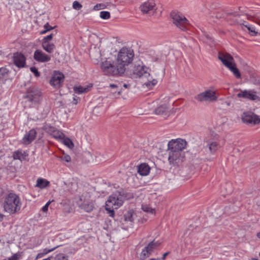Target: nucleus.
<instances>
[{"label": "nucleus", "mask_w": 260, "mask_h": 260, "mask_svg": "<svg viewBox=\"0 0 260 260\" xmlns=\"http://www.w3.org/2000/svg\"><path fill=\"white\" fill-rule=\"evenodd\" d=\"M209 148L211 153L215 152L219 148V144L217 142H211L208 144Z\"/></svg>", "instance_id": "obj_30"}, {"label": "nucleus", "mask_w": 260, "mask_h": 260, "mask_svg": "<svg viewBox=\"0 0 260 260\" xmlns=\"http://www.w3.org/2000/svg\"><path fill=\"white\" fill-rule=\"evenodd\" d=\"M134 56V51L131 48L123 47L120 50L117 61L119 67H123L124 72L125 71V67L132 62Z\"/></svg>", "instance_id": "obj_5"}, {"label": "nucleus", "mask_w": 260, "mask_h": 260, "mask_svg": "<svg viewBox=\"0 0 260 260\" xmlns=\"http://www.w3.org/2000/svg\"><path fill=\"white\" fill-rule=\"evenodd\" d=\"M101 68L103 73L106 75L116 76H121L124 73L123 67L115 66L111 59H106L101 63Z\"/></svg>", "instance_id": "obj_4"}, {"label": "nucleus", "mask_w": 260, "mask_h": 260, "mask_svg": "<svg viewBox=\"0 0 260 260\" xmlns=\"http://www.w3.org/2000/svg\"><path fill=\"white\" fill-rule=\"evenodd\" d=\"M96 109H97V108H96V107H95V108H94V110H95Z\"/></svg>", "instance_id": "obj_58"}, {"label": "nucleus", "mask_w": 260, "mask_h": 260, "mask_svg": "<svg viewBox=\"0 0 260 260\" xmlns=\"http://www.w3.org/2000/svg\"><path fill=\"white\" fill-rule=\"evenodd\" d=\"M30 70L35 74L36 77L40 76V73L38 72V69L36 67H31L30 68Z\"/></svg>", "instance_id": "obj_39"}, {"label": "nucleus", "mask_w": 260, "mask_h": 260, "mask_svg": "<svg viewBox=\"0 0 260 260\" xmlns=\"http://www.w3.org/2000/svg\"><path fill=\"white\" fill-rule=\"evenodd\" d=\"M27 154L25 151L21 150H18L13 152V157L14 159H18L21 161L25 159Z\"/></svg>", "instance_id": "obj_22"}, {"label": "nucleus", "mask_w": 260, "mask_h": 260, "mask_svg": "<svg viewBox=\"0 0 260 260\" xmlns=\"http://www.w3.org/2000/svg\"><path fill=\"white\" fill-rule=\"evenodd\" d=\"M53 37V35L52 34H51L50 35L44 37L42 40V42H50V41L52 39Z\"/></svg>", "instance_id": "obj_38"}, {"label": "nucleus", "mask_w": 260, "mask_h": 260, "mask_svg": "<svg viewBox=\"0 0 260 260\" xmlns=\"http://www.w3.org/2000/svg\"><path fill=\"white\" fill-rule=\"evenodd\" d=\"M22 202L20 197L14 193H9L4 199V210L10 214L18 213L21 209Z\"/></svg>", "instance_id": "obj_2"}, {"label": "nucleus", "mask_w": 260, "mask_h": 260, "mask_svg": "<svg viewBox=\"0 0 260 260\" xmlns=\"http://www.w3.org/2000/svg\"><path fill=\"white\" fill-rule=\"evenodd\" d=\"M82 5L77 1H74L73 4V9L79 10L82 8Z\"/></svg>", "instance_id": "obj_37"}, {"label": "nucleus", "mask_w": 260, "mask_h": 260, "mask_svg": "<svg viewBox=\"0 0 260 260\" xmlns=\"http://www.w3.org/2000/svg\"><path fill=\"white\" fill-rule=\"evenodd\" d=\"M242 119L243 122L251 125H254L260 123V118L253 113L245 112L243 113Z\"/></svg>", "instance_id": "obj_13"}, {"label": "nucleus", "mask_w": 260, "mask_h": 260, "mask_svg": "<svg viewBox=\"0 0 260 260\" xmlns=\"http://www.w3.org/2000/svg\"><path fill=\"white\" fill-rule=\"evenodd\" d=\"M160 244V243L159 242L155 241L154 240L149 243L147 246L143 249L140 254L141 259L144 260L149 257L153 252L154 250L159 246Z\"/></svg>", "instance_id": "obj_11"}, {"label": "nucleus", "mask_w": 260, "mask_h": 260, "mask_svg": "<svg viewBox=\"0 0 260 260\" xmlns=\"http://www.w3.org/2000/svg\"><path fill=\"white\" fill-rule=\"evenodd\" d=\"M150 260H158V259L151 258Z\"/></svg>", "instance_id": "obj_55"}, {"label": "nucleus", "mask_w": 260, "mask_h": 260, "mask_svg": "<svg viewBox=\"0 0 260 260\" xmlns=\"http://www.w3.org/2000/svg\"><path fill=\"white\" fill-rule=\"evenodd\" d=\"M48 207H47V206H45L44 205L42 208V210L43 212H46L48 211Z\"/></svg>", "instance_id": "obj_44"}, {"label": "nucleus", "mask_w": 260, "mask_h": 260, "mask_svg": "<svg viewBox=\"0 0 260 260\" xmlns=\"http://www.w3.org/2000/svg\"><path fill=\"white\" fill-rule=\"evenodd\" d=\"M259 256H260V252H259Z\"/></svg>", "instance_id": "obj_59"}, {"label": "nucleus", "mask_w": 260, "mask_h": 260, "mask_svg": "<svg viewBox=\"0 0 260 260\" xmlns=\"http://www.w3.org/2000/svg\"><path fill=\"white\" fill-rule=\"evenodd\" d=\"M123 86L125 87V88H126L127 87V85L124 84H123Z\"/></svg>", "instance_id": "obj_54"}, {"label": "nucleus", "mask_w": 260, "mask_h": 260, "mask_svg": "<svg viewBox=\"0 0 260 260\" xmlns=\"http://www.w3.org/2000/svg\"><path fill=\"white\" fill-rule=\"evenodd\" d=\"M52 135L55 139L59 141H61L62 139H63L64 136H65L63 133L58 130L54 131Z\"/></svg>", "instance_id": "obj_29"}, {"label": "nucleus", "mask_w": 260, "mask_h": 260, "mask_svg": "<svg viewBox=\"0 0 260 260\" xmlns=\"http://www.w3.org/2000/svg\"><path fill=\"white\" fill-rule=\"evenodd\" d=\"M131 71L136 77L146 80L144 85L149 89L152 88L157 83V80L153 78L150 74L151 69L141 61L135 62Z\"/></svg>", "instance_id": "obj_1"}, {"label": "nucleus", "mask_w": 260, "mask_h": 260, "mask_svg": "<svg viewBox=\"0 0 260 260\" xmlns=\"http://www.w3.org/2000/svg\"><path fill=\"white\" fill-rule=\"evenodd\" d=\"M257 236L258 238H260V232L257 233Z\"/></svg>", "instance_id": "obj_52"}, {"label": "nucleus", "mask_w": 260, "mask_h": 260, "mask_svg": "<svg viewBox=\"0 0 260 260\" xmlns=\"http://www.w3.org/2000/svg\"><path fill=\"white\" fill-rule=\"evenodd\" d=\"M44 28L47 29L48 31H49L53 29L54 27L50 26L48 23H47L44 25Z\"/></svg>", "instance_id": "obj_40"}, {"label": "nucleus", "mask_w": 260, "mask_h": 260, "mask_svg": "<svg viewBox=\"0 0 260 260\" xmlns=\"http://www.w3.org/2000/svg\"><path fill=\"white\" fill-rule=\"evenodd\" d=\"M142 209L145 212L150 213L151 214H155V211L154 208H152L149 205L143 204L142 205Z\"/></svg>", "instance_id": "obj_28"}, {"label": "nucleus", "mask_w": 260, "mask_h": 260, "mask_svg": "<svg viewBox=\"0 0 260 260\" xmlns=\"http://www.w3.org/2000/svg\"><path fill=\"white\" fill-rule=\"evenodd\" d=\"M173 24L178 28L183 31H186L190 25L188 20L181 13L173 11L171 13Z\"/></svg>", "instance_id": "obj_6"}, {"label": "nucleus", "mask_w": 260, "mask_h": 260, "mask_svg": "<svg viewBox=\"0 0 260 260\" xmlns=\"http://www.w3.org/2000/svg\"><path fill=\"white\" fill-rule=\"evenodd\" d=\"M186 141L183 139H172L168 142V149L184 152L183 150L186 148Z\"/></svg>", "instance_id": "obj_10"}, {"label": "nucleus", "mask_w": 260, "mask_h": 260, "mask_svg": "<svg viewBox=\"0 0 260 260\" xmlns=\"http://www.w3.org/2000/svg\"><path fill=\"white\" fill-rule=\"evenodd\" d=\"M120 92H121V91H120V90H118V94H119L120 93Z\"/></svg>", "instance_id": "obj_56"}, {"label": "nucleus", "mask_w": 260, "mask_h": 260, "mask_svg": "<svg viewBox=\"0 0 260 260\" xmlns=\"http://www.w3.org/2000/svg\"><path fill=\"white\" fill-rule=\"evenodd\" d=\"M34 58L39 62H46L51 60L50 56L40 49H37L34 52Z\"/></svg>", "instance_id": "obj_18"}, {"label": "nucleus", "mask_w": 260, "mask_h": 260, "mask_svg": "<svg viewBox=\"0 0 260 260\" xmlns=\"http://www.w3.org/2000/svg\"><path fill=\"white\" fill-rule=\"evenodd\" d=\"M78 97H76V96H74V103L75 104H77V103H78Z\"/></svg>", "instance_id": "obj_46"}, {"label": "nucleus", "mask_w": 260, "mask_h": 260, "mask_svg": "<svg viewBox=\"0 0 260 260\" xmlns=\"http://www.w3.org/2000/svg\"><path fill=\"white\" fill-rule=\"evenodd\" d=\"M4 214L0 212V221H2L4 218Z\"/></svg>", "instance_id": "obj_48"}, {"label": "nucleus", "mask_w": 260, "mask_h": 260, "mask_svg": "<svg viewBox=\"0 0 260 260\" xmlns=\"http://www.w3.org/2000/svg\"><path fill=\"white\" fill-rule=\"evenodd\" d=\"M100 16L101 18L106 20L110 17V14L108 11H101Z\"/></svg>", "instance_id": "obj_35"}, {"label": "nucleus", "mask_w": 260, "mask_h": 260, "mask_svg": "<svg viewBox=\"0 0 260 260\" xmlns=\"http://www.w3.org/2000/svg\"><path fill=\"white\" fill-rule=\"evenodd\" d=\"M124 197L119 191L112 193L106 202L105 209L108 211L109 216L113 217L114 209L119 208L123 203Z\"/></svg>", "instance_id": "obj_3"}, {"label": "nucleus", "mask_w": 260, "mask_h": 260, "mask_svg": "<svg viewBox=\"0 0 260 260\" xmlns=\"http://www.w3.org/2000/svg\"><path fill=\"white\" fill-rule=\"evenodd\" d=\"M241 26L243 30H244V28H247L251 36H256L258 34V32L255 30V26L247 22H244L241 24Z\"/></svg>", "instance_id": "obj_21"}, {"label": "nucleus", "mask_w": 260, "mask_h": 260, "mask_svg": "<svg viewBox=\"0 0 260 260\" xmlns=\"http://www.w3.org/2000/svg\"><path fill=\"white\" fill-rule=\"evenodd\" d=\"M228 69L233 73L237 78H240L241 77L240 73L239 70L236 68L235 63L233 64L231 66H230Z\"/></svg>", "instance_id": "obj_26"}, {"label": "nucleus", "mask_w": 260, "mask_h": 260, "mask_svg": "<svg viewBox=\"0 0 260 260\" xmlns=\"http://www.w3.org/2000/svg\"><path fill=\"white\" fill-rule=\"evenodd\" d=\"M139 8L143 14L151 12H153L156 10V4L154 0H148L143 3Z\"/></svg>", "instance_id": "obj_15"}, {"label": "nucleus", "mask_w": 260, "mask_h": 260, "mask_svg": "<svg viewBox=\"0 0 260 260\" xmlns=\"http://www.w3.org/2000/svg\"><path fill=\"white\" fill-rule=\"evenodd\" d=\"M2 53V51L1 50H0V54H1Z\"/></svg>", "instance_id": "obj_57"}, {"label": "nucleus", "mask_w": 260, "mask_h": 260, "mask_svg": "<svg viewBox=\"0 0 260 260\" xmlns=\"http://www.w3.org/2000/svg\"><path fill=\"white\" fill-rule=\"evenodd\" d=\"M13 61L14 64L17 67L19 68H23L26 64V57L22 53L16 52L13 54Z\"/></svg>", "instance_id": "obj_16"}, {"label": "nucleus", "mask_w": 260, "mask_h": 260, "mask_svg": "<svg viewBox=\"0 0 260 260\" xmlns=\"http://www.w3.org/2000/svg\"><path fill=\"white\" fill-rule=\"evenodd\" d=\"M101 4H99V5H96L94 7V10H99L100 9H101Z\"/></svg>", "instance_id": "obj_42"}, {"label": "nucleus", "mask_w": 260, "mask_h": 260, "mask_svg": "<svg viewBox=\"0 0 260 260\" xmlns=\"http://www.w3.org/2000/svg\"><path fill=\"white\" fill-rule=\"evenodd\" d=\"M167 110V107L165 105H161L158 107L155 110V113L157 115L164 114Z\"/></svg>", "instance_id": "obj_33"}, {"label": "nucleus", "mask_w": 260, "mask_h": 260, "mask_svg": "<svg viewBox=\"0 0 260 260\" xmlns=\"http://www.w3.org/2000/svg\"><path fill=\"white\" fill-rule=\"evenodd\" d=\"M47 31H48V30H47V29H44V30H42L41 31V34H46Z\"/></svg>", "instance_id": "obj_49"}, {"label": "nucleus", "mask_w": 260, "mask_h": 260, "mask_svg": "<svg viewBox=\"0 0 260 260\" xmlns=\"http://www.w3.org/2000/svg\"><path fill=\"white\" fill-rule=\"evenodd\" d=\"M50 201H48V202L46 203V204L45 205V206H47V207H48L49 205H50Z\"/></svg>", "instance_id": "obj_50"}, {"label": "nucleus", "mask_w": 260, "mask_h": 260, "mask_svg": "<svg viewBox=\"0 0 260 260\" xmlns=\"http://www.w3.org/2000/svg\"><path fill=\"white\" fill-rule=\"evenodd\" d=\"M50 184L49 181L43 178H39L37 180V184L36 186L41 188L44 189L49 186Z\"/></svg>", "instance_id": "obj_24"}, {"label": "nucleus", "mask_w": 260, "mask_h": 260, "mask_svg": "<svg viewBox=\"0 0 260 260\" xmlns=\"http://www.w3.org/2000/svg\"><path fill=\"white\" fill-rule=\"evenodd\" d=\"M250 260H258V259L256 258H252L250 259Z\"/></svg>", "instance_id": "obj_53"}, {"label": "nucleus", "mask_w": 260, "mask_h": 260, "mask_svg": "<svg viewBox=\"0 0 260 260\" xmlns=\"http://www.w3.org/2000/svg\"><path fill=\"white\" fill-rule=\"evenodd\" d=\"M88 90V87H83L82 86H75L74 87V91L75 93L80 94L86 92Z\"/></svg>", "instance_id": "obj_27"}, {"label": "nucleus", "mask_w": 260, "mask_h": 260, "mask_svg": "<svg viewBox=\"0 0 260 260\" xmlns=\"http://www.w3.org/2000/svg\"><path fill=\"white\" fill-rule=\"evenodd\" d=\"M124 220L126 221H130L132 222L134 220L133 214L131 211H128L125 215H124Z\"/></svg>", "instance_id": "obj_34"}, {"label": "nucleus", "mask_w": 260, "mask_h": 260, "mask_svg": "<svg viewBox=\"0 0 260 260\" xmlns=\"http://www.w3.org/2000/svg\"><path fill=\"white\" fill-rule=\"evenodd\" d=\"M55 260H68V257L63 253H59L56 255Z\"/></svg>", "instance_id": "obj_36"}, {"label": "nucleus", "mask_w": 260, "mask_h": 260, "mask_svg": "<svg viewBox=\"0 0 260 260\" xmlns=\"http://www.w3.org/2000/svg\"><path fill=\"white\" fill-rule=\"evenodd\" d=\"M71 159V157L68 155H64L63 157L62 158V160L66 161V162L70 161Z\"/></svg>", "instance_id": "obj_41"}, {"label": "nucleus", "mask_w": 260, "mask_h": 260, "mask_svg": "<svg viewBox=\"0 0 260 260\" xmlns=\"http://www.w3.org/2000/svg\"><path fill=\"white\" fill-rule=\"evenodd\" d=\"M64 75L59 72L54 71L50 80V84L55 88H59L64 81Z\"/></svg>", "instance_id": "obj_12"}, {"label": "nucleus", "mask_w": 260, "mask_h": 260, "mask_svg": "<svg viewBox=\"0 0 260 260\" xmlns=\"http://www.w3.org/2000/svg\"><path fill=\"white\" fill-rule=\"evenodd\" d=\"M61 141L67 146L69 148H72L73 147L74 144L72 141L68 138H67L64 136L63 139H62Z\"/></svg>", "instance_id": "obj_31"}, {"label": "nucleus", "mask_w": 260, "mask_h": 260, "mask_svg": "<svg viewBox=\"0 0 260 260\" xmlns=\"http://www.w3.org/2000/svg\"><path fill=\"white\" fill-rule=\"evenodd\" d=\"M150 171V167L145 163L141 164L138 167V172L141 176L148 175Z\"/></svg>", "instance_id": "obj_20"}, {"label": "nucleus", "mask_w": 260, "mask_h": 260, "mask_svg": "<svg viewBox=\"0 0 260 260\" xmlns=\"http://www.w3.org/2000/svg\"><path fill=\"white\" fill-rule=\"evenodd\" d=\"M168 161L172 165H179L184 158V153L172 150H168Z\"/></svg>", "instance_id": "obj_9"}, {"label": "nucleus", "mask_w": 260, "mask_h": 260, "mask_svg": "<svg viewBox=\"0 0 260 260\" xmlns=\"http://www.w3.org/2000/svg\"><path fill=\"white\" fill-rule=\"evenodd\" d=\"M42 46L43 49L49 53H52L55 49V45L50 42H42Z\"/></svg>", "instance_id": "obj_23"}, {"label": "nucleus", "mask_w": 260, "mask_h": 260, "mask_svg": "<svg viewBox=\"0 0 260 260\" xmlns=\"http://www.w3.org/2000/svg\"><path fill=\"white\" fill-rule=\"evenodd\" d=\"M169 254V252H167L166 253H165L164 254H163V256L161 258V259L162 260H164L166 256Z\"/></svg>", "instance_id": "obj_45"}, {"label": "nucleus", "mask_w": 260, "mask_h": 260, "mask_svg": "<svg viewBox=\"0 0 260 260\" xmlns=\"http://www.w3.org/2000/svg\"><path fill=\"white\" fill-rule=\"evenodd\" d=\"M58 247V246H56V247H55L54 248H52L51 249H48V248L44 249L43 250L42 252H41L39 253L37 255L36 258V259H39V258H42L45 255H46V254H48V253L51 252L53 251V250H54Z\"/></svg>", "instance_id": "obj_25"}, {"label": "nucleus", "mask_w": 260, "mask_h": 260, "mask_svg": "<svg viewBox=\"0 0 260 260\" xmlns=\"http://www.w3.org/2000/svg\"><path fill=\"white\" fill-rule=\"evenodd\" d=\"M218 57L222 63L228 68L235 63L233 57L229 53L219 52Z\"/></svg>", "instance_id": "obj_17"}, {"label": "nucleus", "mask_w": 260, "mask_h": 260, "mask_svg": "<svg viewBox=\"0 0 260 260\" xmlns=\"http://www.w3.org/2000/svg\"><path fill=\"white\" fill-rule=\"evenodd\" d=\"M25 97L27 99L28 101L36 104L39 103L42 100V93L37 88L30 87L27 89Z\"/></svg>", "instance_id": "obj_8"}, {"label": "nucleus", "mask_w": 260, "mask_h": 260, "mask_svg": "<svg viewBox=\"0 0 260 260\" xmlns=\"http://www.w3.org/2000/svg\"><path fill=\"white\" fill-rule=\"evenodd\" d=\"M256 17V19H257V22L256 23L257 24H258L259 25H260V15H257Z\"/></svg>", "instance_id": "obj_47"}, {"label": "nucleus", "mask_w": 260, "mask_h": 260, "mask_svg": "<svg viewBox=\"0 0 260 260\" xmlns=\"http://www.w3.org/2000/svg\"><path fill=\"white\" fill-rule=\"evenodd\" d=\"M239 98H244L251 101H256L259 99L256 92L253 90H242L237 94Z\"/></svg>", "instance_id": "obj_14"}, {"label": "nucleus", "mask_w": 260, "mask_h": 260, "mask_svg": "<svg viewBox=\"0 0 260 260\" xmlns=\"http://www.w3.org/2000/svg\"><path fill=\"white\" fill-rule=\"evenodd\" d=\"M232 15H234V16H236L237 15H238L239 14L236 13H231Z\"/></svg>", "instance_id": "obj_51"}, {"label": "nucleus", "mask_w": 260, "mask_h": 260, "mask_svg": "<svg viewBox=\"0 0 260 260\" xmlns=\"http://www.w3.org/2000/svg\"><path fill=\"white\" fill-rule=\"evenodd\" d=\"M110 87L111 88H118V86L117 84H110Z\"/></svg>", "instance_id": "obj_43"}, {"label": "nucleus", "mask_w": 260, "mask_h": 260, "mask_svg": "<svg viewBox=\"0 0 260 260\" xmlns=\"http://www.w3.org/2000/svg\"><path fill=\"white\" fill-rule=\"evenodd\" d=\"M218 95L215 90L208 89L197 95L196 99L200 102L211 103L217 100Z\"/></svg>", "instance_id": "obj_7"}, {"label": "nucleus", "mask_w": 260, "mask_h": 260, "mask_svg": "<svg viewBox=\"0 0 260 260\" xmlns=\"http://www.w3.org/2000/svg\"><path fill=\"white\" fill-rule=\"evenodd\" d=\"M9 70L6 67L0 68V79L5 78L8 74Z\"/></svg>", "instance_id": "obj_32"}, {"label": "nucleus", "mask_w": 260, "mask_h": 260, "mask_svg": "<svg viewBox=\"0 0 260 260\" xmlns=\"http://www.w3.org/2000/svg\"><path fill=\"white\" fill-rule=\"evenodd\" d=\"M37 132L32 128L26 132L22 139V143L27 145L30 144L36 138Z\"/></svg>", "instance_id": "obj_19"}]
</instances>
